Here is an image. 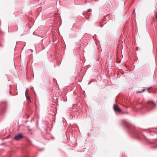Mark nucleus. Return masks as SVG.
I'll return each instance as SVG.
<instances>
[{
    "instance_id": "f257e3e1",
    "label": "nucleus",
    "mask_w": 157,
    "mask_h": 157,
    "mask_svg": "<svg viewBox=\"0 0 157 157\" xmlns=\"http://www.w3.org/2000/svg\"><path fill=\"white\" fill-rule=\"evenodd\" d=\"M123 124L127 128L128 132L131 135L138 139H140L142 133L139 130L130 124L127 121H124Z\"/></svg>"
},
{
    "instance_id": "f03ea898",
    "label": "nucleus",
    "mask_w": 157,
    "mask_h": 157,
    "mask_svg": "<svg viewBox=\"0 0 157 157\" xmlns=\"http://www.w3.org/2000/svg\"><path fill=\"white\" fill-rule=\"evenodd\" d=\"M156 104L153 101H149L144 105V107L147 111L152 110L156 106Z\"/></svg>"
},
{
    "instance_id": "7ed1b4c3",
    "label": "nucleus",
    "mask_w": 157,
    "mask_h": 157,
    "mask_svg": "<svg viewBox=\"0 0 157 157\" xmlns=\"http://www.w3.org/2000/svg\"><path fill=\"white\" fill-rule=\"evenodd\" d=\"M113 109L115 112L120 113L121 111V109L115 104H114L113 105Z\"/></svg>"
},
{
    "instance_id": "20e7f679",
    "label": "nucleus",
    "mask_w": 157,
    "mask_h": 157,
    "mask_svg": "<svg viewBox=\"0 0 157 157\" xmlns=\"http://www.w3.org/2000/svg\"><path fill=\"white\" fill-rule=\"evenodd\" d=\"M23 138V136L21 134H19L15 136L14 137L15 140H19Z\"/></svg>"
},
{
    "instance_id": "39448f33",
    "label": "nucleus",
    "mask_w": 157,
    "mask_h": 157,
    "mask_svg": "<svg viewBox=\"0 0 157 157\" xmlns=\"http://www.w3.org/2000/svg\"><path fill=\"white\" fill-rule=\"evenodd\" d=\"M155 132H156L155 130H152L150 131V134L153 135V134H155Z\"/></svg>"
},
{
    "instance_id": "423d86ee",
    "label": "nucleus",
    "mask_w": 157,
    "mask_h": 157,
    "mask_svg": "<svg viewBox=\"0 0 157 157\" xmlns=\"http://www.w3.org/2000/svg\"><path fill=\"white\" fill-rule=\"evenodd\" d=\"M26 98L27 100H28V101H29V102L31 101V100L30 99L29 97V96H26Z\"/></svg>"
},
{
    "instance_id": "0eeeda50",
    "label": "nucleus",
    "mask_w": 157,
    "mask_h": 157,
    "mask_svg": "<svg viewBox=\"0 0 157 157\" xmlns=\"http://www.w3.org/2000/svg\"><path fill=\"white\" fill-rule=\"evenodd\" d=\"M157 147V145L156 144H155V145L154 146H152L151 147L152 148L155 149V148H156Z\"/></svg>"
},
{
    "instance_id": "6e6552de",
    "label": "nucleus",
    "mask_w": 157,
    "mask_h": 157,
    "mask_svg": "<svg viewBox=\"0 0 157 157\" xmlns=\"http://www.w3.org/2000/svg\"><path fill=\"white\" fill-rule=\"evenodd\" d=\"M145 90H146L145 89H144L142 91H138L137 92V93H141L143 92H144Z\"/></svg>"
},
{
    "instance_id": "1a4fd4ad",
    "label": "nucleus",
    "mask_w": 157,
    "mask_h": 157,
    "mask_svg": "<svg viewBox=\"0 0 157 157\" xmlns=\"http://www.w3.org/2000/svg\"><path fill=\"white\" fill-rule=\"evenodd\" d=\"M28 90V89H27V90L25 92V96H27V94H28V93H27V90Z\"/></svg>"
},
{
    "instance_id": "9d476101",
    "label": "nucleus",
    "mask_w": 157,
    "mask_h": 157,
    "mask_svg": "<svg viewBox=\"0 0 157 157\" xmlns=\"http://www.w3.org/2000/svg\"><path fill=\"white\" fill-rule=\"evenodd\" d=\"M0 33L4 34V33L2 32L1 29H0Z\"/></svg>"
},
{
    "instance_id": "9b49d317",
    "label": "nucleus",
    "mask_w": 157,
    "mask_h": 157,
    "mask_svg": "<svg viewBox=\"0 0 157 157\" xmlns=\"http://www.w3.org/2000/svg\"><path fill=\"white\" fill-rule=\"evenodd\" d=\"M155 17L156 18H157V13H156L155 15Z\"/></svg>"
},
{
    "instance_id": "f8f14e48",
    "label": "nucleus",
    "mask_w": 157,
    "mask_h": 157,
    "mask_svg": "<svg viewBox=\"0 0 157 157\" xmlns=\"http://www.w3.org/2000/svg\"><path fill=\"white\" fill-rule=\"evenodd\" d=\"M155 17L156 18H157V13H156L155 15Z\"/></svg>"
},
{
    "instance_id": "ddd939ff",
    "label": "nucleus",
    "mask_w": 157,
    "mask_h": 157,
    "mask_svg": "<svg viewBox=\"0 0 157 157\" xmlns=\"http://www.w3.org/2000/svg\"><path fill=\"white\" fill-rule=\"evenodd\" d=\"M88 12H90V9H89L88 10Z\"/></svg>"
},
{
    "instance_id": "4468645a",
    "label": "nucleus",
    "mask_w": 157,
    "mask_h": 157,
    "mask_svg": "<svg viewBox=\"0 0 157 157\" xmlns=\"http://www.w3.org/2000/svg\"><path fill=\"white\" fill-rule=\"evenodd\" d=\"M151 144H154V143H153V142H151Z\"/></svg>"
},
{
    "instance_id": "2eb2a0df",
    "label": "nucleus",
    "mask_w": 157,
    "mask_h": 157,
    "mask_svg": "<svg viewBox=\"0 0 157 157\" xmlns=\"http://www.w3.org/2000/svg\"><path fill=\"white\" fill-rule=\"evenodd\" d=\"M135 11V10L134 9V10H133V12H134V11Z\"/></svg>"
},
{
    "instance_id": "dca6fc26",
    "label": "nucleus",
    "mask_w": 157,
    "mask_h": 157,
    "mask_svg": "<svg viewBox=\"0 0 157 157\" xmlns=\"http://www.w3.org/2000/svg\"><path fill=\"white\" fill-rule=\"evenodd\" d=\"M91 82H90L89 83V84Z\"/></svg>"
}]
</instances>
